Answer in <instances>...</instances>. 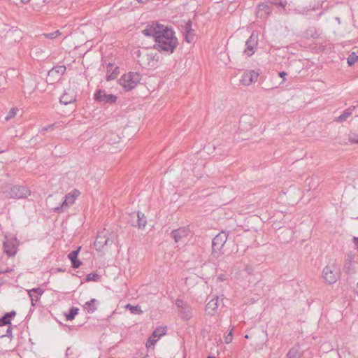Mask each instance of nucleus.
I'll return each mask as SVG.
<instances>
[{
	"instance_id": "obj_1",
	"label": "nucleus",
	"mask_w": 358,
	"mask_h": 358,
	"mask_svg": "<svg viewBox=\"0 0 358 358\" xmlns=\"http://www.w3.org/2000/svg\"><path fill=\"white\" fill-rule=\"evenodd\" d=\"M155 41L154 48L160 52H166L169 55L172 54L178 45L173 29L164 25L158 31Z\"/></svg>"
},
{
	"instance_id": "obj_2",
	"label": "nucleus",
	"mask_w": 358,
	"mask_h": 358,
	"mask_svg": "<svg viewBox=\"0 0 358 358\" xmlns=\"http://www.w3.org/2000/svg\"><path fill=\"white\" fill-rule=\"evenodd\" d=\"M228 238V234L222 231L217 234L212 241V253L211 256L213 258L217 259L221 255L223 254L222 248L226 243Z\"/></svg>"
},
{
	"instance_id": "obj_3",
	"label": "nucleus",
	"mask_w": 358,
	"mask_h": 358,
	"mask_svg": "<svg viewBox=\"0 0 358 358\" xmlns=\"http://www.w3.org/2000/svg\"><path fill=\"white\" fill-rule=\"evenodd\" d=\"M141 80V76L137 72H129L123 75L119 80V83L126 91L134 89Z\"/></svg>"
},
{
	"instance_id": "obj_4",
	"label": "nucleus",
	"mask_w": 358,
	"mask_h": 358,
	"mask_svg": "<svg viewBox=\"0 0 358 358\" xmlns=\"http://www.w3.org/2000/svg\"><path fill=\"white\" fill-rule=\"evenodd\" d=\"M322 276L327 282L333 284L340 277V269L335 264H328L323 269Z\"/></svg>"
},
{
	"instance_id": "obj_5",
	"label": "nucleus",
	"mask_w": 358,
	"mask_h": 358,
	"mask_svg": "<svg viewBox=\"0 0 358 358\" xmlns=\"http://www.w3.org/2000/svg\"><path fill=\"white\" fill-rule=\"evenodd\" d=\"M80 195V192L78 189H73L71 193L65 196L64 200L61 205L54 208V212L62 213L67 209L70 206L73 205L76 199Z\"/></svg>"
},
{
	"instance_id": "obj_6",
	"label": "nucleus",
	"mask_w": 358,
	"mask_h": 358,
	"mask_svg": "<svg viewBox=\"0 0 358 358\" xmlns=\"http://www.w3.org/2000/svg\"><path fill=\"white\" fill-rule=\"evenodd\" d=\"M30 194L29 189L24 186L15 185L8 192V196L13 199H23Z\"/></svg>"
},
{
	"instance_id": "obj_7",
	"label": "nucleus",
	"mask_w": 358,
	"mask_h": 358,
	"mask_svg": "<svg viewBox=\"0 0 358 358\" xmlns=\"http://www.w3.org/2000/svg\"><path fill=\"white\" fill-rule=\"evenodd\" d=\"M94 99L96 101L103 103H115L117 101V96L113 94H108L103 90H98L94 94Z\"/></svg>"
},
{
	"instance_id": "obj_8",
	"label": "nucleus",
	"mask_w": 358,
	"mask_h": 358,
	"mask_svg": "<svg viewBox=\"0 0 358 358\" xmlns=\"http://www.w3.org/2000/svg\"><path fill=\"white\" fill-rule=\"evenodd\" d=\"M189 234V229L187 227H180L178 229L173 230L171 233V237L176 243H184Z\"/></svg>"
},
{
	"instance_id": "obj_9",
	"label": "nucleus",
	"mask_w": 358,
	"mask_h": 358,
	"mask_svg": "<svg viewBox=\"0 0 358 358\" xmlns=\"http://www.w3.org/2000/svg\"><path fill=\"white\" fill-rule=\"evenodd\" d=\"M258 43V35L255 32H252L250 38L246 41L245 45L246 48L244 52L248 56L252 55L256 50V46Z\"/></svg>"
},
{
	"instance_id": "obj_10",
	"label": "nucleus",
	"mask_w": 358,
	"mask_h": 358,
	"mask_svg": "<svg viewBox=\"0 0 358 358\" xmlns=\"http://www.w3.org/2000/svg\"><path fill=\"white\" fill-rule=\"evenodd\" d=\"M17 243L16 238H8L6 237V241H3L4 252L8 256H14L16 253Z\"/></svg>"
},
{
	"instance_id": "obj_11",
	"label": "nucleus",
	"mask_w": 358,
	"mask_h": 358,
	"mask_svg": "<svg viewBox=\"0 0 358 358\" xmlns=\"http://www.w3.org/2000/svg\"><path fill=\"white\" fill-rule=\"evenodd\" d=\"M164 24H159L157 22H152L150 24H148L145 29L143 30L142 33L147 36H153L155 38L158 34V31L162 29Z\"/></svg>"
},
{
	"instance_id": "obj_12",
	"label": "nucleus",
	"mask_w": 358,
	"mask_h": 358,
	"mask_svg": "<svg viewBox=\"0 0 358 358\" xmlns=\"http://www.w3.org/2000/svg\"><path fill=\"white\" fill-rule=\"evenodd\" d=\"M272 9L266 3H262L257 6L256 15L258 18L266 19L271 13Z\"/></svg>"
},
{
	"instance_id": "obj_13",
	"label": "nucleus",
	"mask_w": 358,
	"mask_h": 358,
	"mask_svg": "<svg viewBox=\"0 0 358 358\" xmlns=\"http://www.w3.org/2000/svg\"><path fill=\"white\" fill-rule=\"evenodd\" d=\"M259 74L255 71H250L243 73L241 82L243 85L248 86L257 80Z\"/></svg>"
},
{
	"instance_id": "obj_14",
	"label": "nucleus",
	"mask_w": 358,
	"mask_h": 358,
	"mask_svg": "<svg viewBox=\"0 0 358 358\" xmlns=\"http://www.w3.org/2000/svg\"><path fill=\"white\" fill-rule=\"evenodd\" d=\"M76 100V95L73 90H68L65 91L59 99L60 103L67 105L75 102Z\"/></svg>"
},
{
	"instance_id": "obj_15",
	"label": "nucleus",
	"mask_w": 358,
	"mask_h": 358,
	"mask_svg": "<svg viewBox=\"0 0 358 358\" xmlns=\"http://www.w3.org/2000/svg\"><path fill=\"white\" fill-rule=\"evenodd\" d=\"M131 215L134 217H136V219H137L136 222H131L132 226H135V227L137 226L140 229L145 227V226L147 223V220H146V217L143 213H142L141 212L134 213Z\"/></svg>"
},
{
	"instance_id": "obj_16",
	"label": "nucleus",
	"mask_w": 358,
	"mask_h": 358,
	"mask_svg": "<svg viewBox=\"0 0 358 358\" xmlns=\"http://www.w3.org/2000/svg\"><path fill=\"white\" fill-rule=\"evenodd\" d=\"M28 294L31 299V306H35L39 297L43 294V290L40 287L33 288L28 290Z\"/></svg>"
},
{
	"instance_id": "obj_17",
	"label": "nucleus",
	"mask_w": 358,
	"mask_h": 358,
	"mask_svg": "<svg viewBox=\"0 0 358 358\" xmlns=\"http://www.w3.org/2000/svg\"><path fill=\"white\" fill-rule=\"evenodd\" d=\"M219 306V297L215 296L206 305V311L209 315H213Z\"/></svg>"
},
{
	"instance_id": "obj_18",
	"label": "nucleus",
	"mask_w": 358,
	"mask_h": 358,
	"mask_svg": "<svg viewBox=\"0 0 358 358\" xmlns=\"http://www.w3.org/2000/svg\"><path fill=\"white\" fill-rule=\"evenodd\" d=\"M251 120H252V117L250 116H248L247 115H243L240 120L239 128L242 131H245V130L248 131V130L252 129V124L250 123Z\"/></svg>"
},
{
	"instance_id": "obj_19",
	"label": "nucleus",
	"mask_w": 358,
	"mask_h": 358,
	"mask_svg": "<svg viewBox=\"0 0 358 358\" xmlns=\"http://www.w3.org/2000/svg\"><path fill=\"white\" fill-rule=\"evenodd\" d=\"M66 66H56L48 71V76L54 77L56 76V78H59L62 75H63L66 71Z\"/></svg>"
},
{
	"instance_id": "obj_20",
	"label": "nucleus",
	"mask_w": 358,
	"mask_h": 358,
	"mask_svg": "<svg viewBox=\"0 0 358 358\" xmlns=\"http://www.w3.org/2000/svg\"><path fill=\"white\" fill-rule=\"evenodd\" d=\"M112 241L109 238H106L104 236H98L95 242L94 245L97 250H101L103 246L108 244H111Z\"/></svg>"
},
{
	"instance_id": "obj_21",
	"label": "nucleus",
	"mask_w": 358,
	"mask_h": 358,
	"mask_svg": "<svg viewBox=\"0 0 358 358\" xmlns=\"http://www.w3.org/2000/svg\"><path fill=\"white\" fill-rule=\"evenodd\" d=\"M96 299H92L89 301H87L84 305V308L87 310L89 313H92L96 310L97 307L95 304Z\"/></svg>"
},
{
	"instance_id": "obj_22",
	"label": "nucleus",
	"mask_w": 358,
	"mask_h": 358,
	"mask_svg": "<svg viewBox=\"0 0 358 358\" xmlns=\"http://www.w3.org/2000/svg\"><path fill=\"white\" fill-rule=\"evenodd\" d=\"M352 113V108H349L348 110L344 111L340 116L335 119V121L338 122H343L345 121Z\"/></svg>"
},
{
	"instance_id": "obj_23",
	"label": "nucleus",
	"mask_w": 358,
	"mask_h": 358,
	"mask_svg": "<svg viewBox=\"0 0 358 358\" xmlns=\"http://www.w3.org/2000/svg\"><path fill=\"white\" fill-rule=\"evenodd\" d=\"M287 358H301V355L299 348H292L287 355Z\"/></svg>"
},
{
	"instance_id": "obj_24",
	"label": "nucleus",
	"mask_w": 358,
	"mask_h": 358,
	"mask_svg": "<svg viewBox=\"0 0 358 358\" xmlns=\"http://www.w3.org/2000/svg\"><path fill=\"white\" fill-rule=\"evenodd\" d=\"M126 308L129 310L132 314L141 315L143 313V310L139 306H132L131 304H127L126 306Z\"/></svg>"
},
{
	"instance_id": "obj_25",
	"label": "nucleus",
	"mask_w": 358,
	"mask_h": 358,
	"mask_svg": "<svg viewBox=\"0 0 358 358\" xmlns=\"http://www.w3.org/2000/svg\"><path fill=\"white\" fill-rule=\"evenodd\" d=\"M78 308H76V307L71 308L69 313L65 315L66 320H73L75 316L78 314Z\"/></svg>"
},
{
	"instance_id": "obj_26",
	"label": "nucleus",
	"mask_w": 358,
	"mask_h": 358,
	"mask_svg": "<svg viewBox=\"0 0 358 358\" xmlns=\"http://www.w3.org/2000/svg\"><path fill=\"white\" fill-rule=\"evenodd\" d=\"M166 333V327H159L157 328L152 333L153 337H160L163 335H165Z\"/></svg>"
},
{
	"instance_id": "obj_27",
	"label": "nucleus",
	"mask_w": 358,
	"mask_h": 358,
	"mask_svg": "<svg viewBox=\"0 0 358 358\" xmlns=\"http://www.w3.org/2000/svg\"><path fill=\"white\" fill-rule=\"evenodd\" d=\"M358 61V55L355 52H352L348 57L347 62L349 66H352Z\"/></svg>"
},
{
	"instance_id": "obj_28",
	"label": "nucleus",
	"mask_w": 358,
	"mask_h": 358,
	"mask_svg": "<svg viewBox=\"0 0 358 358\" xmlns=\"http://www.w3.org/2000/svg\"><path fill=\"white\" fill-rule=\"evenodd\" d=\"M184 36H185V41L190 43L193 42L194 40V37H195L194 31H191V32L189 31V32L184 33Z\"/></svg>"
},
{
	"instance_id": "obj_29",
	"label": "nucleus",
	"mask_w": 358,
	"mask_h": 358,
	"mask_svg": "<svg viewBox=\"0 0 358 358\" xmlns=\"http://www.w3.org/2000/svg\"><path fill=\"white\" fill-rule=\"evenodd\" d=\"M17 111L18 109L17 108H12L8 112V115L5 117V120L8 121L11 118L14 117L16 115Z\"/></svg>"
},
{
	"instance_id": "obj_30",
	"label": "nucleus",
	"mask_w": 358,
	"mask_h": 358,
	"mask_svg": "<svg viewBox=\"0 0 358 358\" xmlns=\"http://www.w3.org/2000/svg\"><path fill=\"white\" fill-rule=\"evenodd\" d=\"M80 250V248H78L77 250L71 252L68 255L69 259L71 261L76 260L78 259V255L79 253Z\"/></svg>"
},
{
	"instance_id": "obj_31",
	"label": "nucleus",
	"mask_w": 358,
	"mask_h": 358,
	"mask_svg": "<svg viewBox=\"0 0 358 358\" xmlns=\"http://www.w3.org/2000/svg\"><path fill=\"white\" fill-rule=\"evenodd\" d=\"M16 312L13 310L9 313H6L3 317L8 322V324H10V319L15 316Z\"/></svg>"
},
{
	"instance_id": "obj_32",
	"label": "nucleus",
	"mask_w": 358,
	"mask_h": 358,
	"mask_svg": "<svg viewBox=\"0 0 358 358\" xmlns=\"http://www.w3.org/2000/svg\"><path fill=\"white\" fill-rule=\"evenodd\" d=\"M269 2L271 4L280 6L282 8H285L287 5V1L282 0H269Z\"/></svg>"
},
{
	"instance_id": "obj_33",
	"label": "nucleus",
	"mask_w": 358,
	"mask_h": 358,
	"mask_svg": "<svg viewBox=\"0 0 358 358\" xmlns=\"http://www.w3.org/2000/svg\"><path fill=\"white\" fill-rule=\"evenodd\" d=\"M118 73H119L118 68L115 67V69L113 71V72L110 74L107 75L106 80L108 81V80H114L117 77Z\"/></svg>"
},
{
	"instance_id": "obj_34",
	"label": "nucleus",
	"mask_w": 358,
	"mask_h": 358,
	"mask_svg": "<svg viewBox=\"0 0 358 358\" xmlns=\"http://www.w3.org/2000/svg\"><path fill=\"white\" fill-rule=\"evenodd\" d=\"M99 278V275L95 273H91L86 276V281H96Z\"/></svg>"
},
{
	"instance_id": "obj_35",
	"label": "nucleus",
	"mask_w": 358,
	"mask_h": 358,
	"mask_svg": "<svg viewBox=\"0 0 358 358\" xmlns=\"http://www.w3.org/2000/svg\"><path fill=\"white\" fill-rule=\"evenodd\" d=\"M60 34H61L60 31L59 30H57V31H55L52 32V33L45 34V36L46 38H50V39H53V38H57Z\"/></svg>"
},
{
	"instance_id": "obj_36",
	"label": "nucleus",
	"mask_w": 358,
	"mask_h": 358,
	"mask_svg": "<svg viewBox=\"0 0 358 358\" xmlns=\"http://www.w3.org/2000/svg\"><path fill=\"white\" fill-rule=\"evenodd\" d=\"M157 337H153L152 335L149 338L147 343H146V347L148 348H150L152 345H154L156 342H157V339H156Z\"/></svg>"
},
{
	"instance_id": "obj_37",
	"label": "nucleus",
	"mask_w": 358,
	"mask_h": 358,
	"mask_svg": "<svg viewBox=\"0 0 358 358\" xmlns=\"http://www.w3.org/2000/svg\"><path fill=\"white\" fill-rule=\"evenodd\" d=\"M194 31V30L192 29V22L190 20H188L185 25L183 34L186 33V32Z\"/></svg>"
},
{
	"instance_id": "obj_38",
	"label": "nucleus",
	"mask_w": 358,
	"mask_h": 358,
	"mask_svg": "<svg viewBox=\"0 0 358 358\" xmlns=\"http://www.w3.org/2000/svg\"><path fill=\"white\" fill-rule=\"evenodd\" d=\"M55 125H56V124H52L48 125V127H44L41 129L40 132L41 134H44L45 131H49V130H52L55 128Z\"/></svg>"
},
{
	"instance_id": "obj_39",
	"label": "nucleus",
	"mask_w": 358,
	"mask_h": 358,
	"mask_svg": "<svg viewBox=\"0 0 358 358\" xmlns=\"http://www.w3.org/2000/svg\"><path fill=\"white\" fill-rule=\"evenodd\" d=\"M71 263H72V267L73 268H79L80 266L81 265V262L80 260H78V259L76 260H73V261H71Z\"/></svg>"
},
{
	"instance_id": "obj_40",
	"label": "nucleus",
	"mask_w": 358,
	"mask_h": 358,
	"mask_svg": "<svg viewBox=\"0 0 358 358\" xmlns=\"http://www.w3.org/2000/svg\"><path fill=\"white\" fill-rule=\"evenodd\" d=\"M232 330H233V329L230 331L229 334L225 337V342H226V343H229L232 341V338H233Z\"/></svg>"
},
{
	"instance_id": "obj_41",
	"label": "nucleus",
	"mask_w": 358,
	"mask_h": 358,
	"mask_svg": "<svg viewBox=\"0 0 358 358\" xmlns=\"http://www.w3.org/2000/svg\"><path fill=\"white\" fill-rule=\"evenodd\" d=\"M349 141H350L351 143H358V138H356V137H355V134L350 135V136H349Z\"/></svg>"
},
{
	"instance_id": "obj_42",
	"label": "nucleus",
	"mask_w": 358,
	"mask_h": 358,
	"mask_svg": "<svg viewBox=\"0 0 358 358\" xmlns=\"http://www.w3.org/2000/svg\"><path fill=\"white\" fill-rule=\"evenodd\" d=\"M12 334V328L9 326L6 330V334L4 335H2L1 336H10Z\"/></svg>"
},
{
	"instance_id": "obj_43",
	"label": "nucleus",
	"mask_w": 358,
	"mask_h": 358,
	"mask_svg": "<svg viewBox=\"0 0 358 358\" xmlns=\"http://www.w3.org/2000/svg\"><path fill=\"white\" fill-rule=\"evenodd\" d=\"M7 324H8V322L6 320H5L3 317H1L0 318V327L1 326H5V325H7Z\"/></svg>"
},
{
	"instance_id": "obj_44",
	"label": "nucleus",
	"mask_w": 358,
	"mask_h": 358,
	"mask_svg": "<svg viewBox=\"0 0 358 358\" xmlns=\"http://www.w3.org/2000/svg\"><path fill=\"white\" fill-rule=\"evenodd\" d=\"M352 242L355 244L356 249L358 250V237H353Z\"/></svg>"
},
{
	"instance_id": "obj_45",
	"label": "nucleus",
	"mask_w": 358,
	"mask_h": 358,
	"mask_svg": "<svg viewBox=\"0 0 358 358\" xmlns=\"http://www.w3.org/2000/svg\"><path fill=\"white\" fill-rule=\"evenodd\" d=\"M287 75V73L284 72V71H281L279 73V76L280 78H282L283 79H285V76Z\"/></svg>"
},
{
	"instance_id": "obj_46",
	"label": "nucleus",
	"mask_w": 358,
	"mask_h": 358,
	"mask_svg": "<svg viewBox=\"0 0 358 358\" xmlns=\"http://www.w3.org/2000/svg\"><path fill=\"white\" fill-rule=\"evenodd\" d=\"M185 320H189L190 318V315L186 314L185 316H182Z\"/></svg>"
},
{
	"instance_id": "obj_47",
	"label": "nucleus",
	"mask_w": 358,
	"mask_h": 358,
	"mask_svg": "<svg viewBox=\"0 0 358 358\" xmlns=\"http://www.w3.org/2000/svg\"><path fill=\"white\" fill-rule=\"evenodd\" d=\"M139 3H145L147 2L148 0H136Z\"/></svg>"
},
{
	"instance_id": "obj_48",
	"label": "nucleus",
	"mask_w": 358,
	"mask_h": 358,
	"mask_svg": "<svg viewBox=\"0 0 358 358\" xmlns=\"http://www.w3.org/2000/svg\"><path fill=\"white\" fill-rule=\"evenodd\" d=\"M355 292L358 295V282H357V286H356V288H355Z\"/></svg>"
},
{
	"instance_id": "obj_49",
	"label": "nucleus",
	"mask_w": 358,
	"mask_h": 358,
	"mask_svg": "<svg viewBox=\"0 0 358 358\" xmlns=\"http://www.w3.org/2000/svg\"><path fill=\"white\" fill-rule=\"evenodd\" d=\"M12 271V269H7L5 273H8V272H10Z\"/></svg>"
},
{
	"instance_id": "obj_50",
	"label": "nucleus",
	"mask_w": 358,
	"mask_h": 358,
	"mask_svg": "<svg viewBox=\"0 0 358 358\" xmlns=\"http://www.w3.org/2000/svg\"><path fill=\"white\" fill-rule=\"evenodd\" d=\"M109 67L112 68L113 66V65L111 64V63H109Z\"/></svg>"
},
{
	"instance_id": "obj_51",
	"label": "nucleus",
	"mask_w": 358,
	"mask_h": 358,
	"mask_svg": "<svg viewBox=\"0 0 358 358\" xmlns=\"http://www.w3.org/2000/svg\"><path fill=\"white\" fill-rule=\"evenodd\" d=\"M36 294H33V298L36 299Z\"/></svg>"
},
{
	"instance_id": "obj_52",
	"label": "nucleus",
	"mask_w": 358,
	"mask_h": 358,
	"mask_svg": "<svg viewBox=\"0 0 358 358\" xmlns=\"http://www.w3.org/2000/svg\"><path fill=\"white\" fill-rule=\"evenodd\" d=\"M207 358H215V357H213V356H208Z\"/></svg>"
},
{
	"instance_id": "obj_53",
	"label": "nucleus",
	"mask_w": 358,
	"mask_h": 358,
	"mask_svg": "<svg viewBox=\"0 0 358 358\" xmlns=\"http://www.w3.org/2000/svg\"><path fill=\"white\" fill-rule=\"evenodd\" d=\"M246 338H248V335H245V336Z\"/></svg>"
},
{
	"instance_id": "obj_54",
	"label": "nucleus",
	"mask_w": 358,
	"mask_h": 358,
	"mask_svg": "<svg viewBox=\"0 0 358 358\" xmlns=\"http://www.w3.org/2000/svg\"><path fill=\"white\" fill-rule=\"evenodd\" d=\"M357 219H358V217H357Z\"/></svg>"
}]
</instances>
